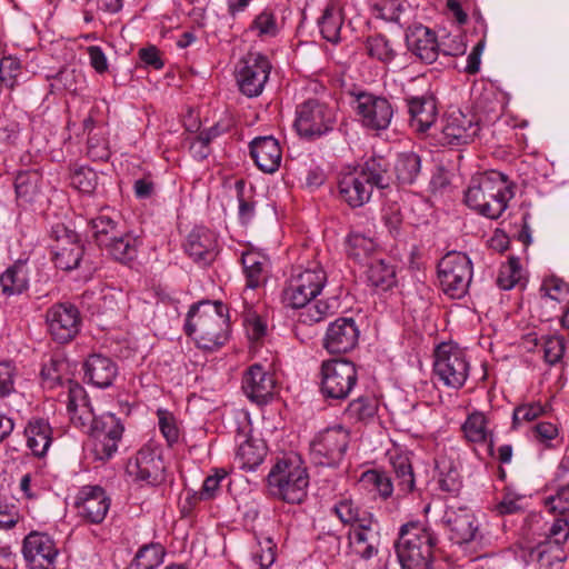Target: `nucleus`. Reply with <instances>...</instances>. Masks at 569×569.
I'll list each match as a JSON object with an SVG mask.
<instances>
[{"label": "nucleus", "instance_id": "obj_1", "mask_svg": "<svg viewBox=\"0 0 569 569\" xmlns=\"http://www.w3.org/2000/svg\"><path fill=\"white\" fill-rule=\"evenodd\" d=\"M184 330L197 347L207 351H217L230 338L228 308L221 301L203 300L191 306Z\"/></svg>", "mask_w": 569, "mask_h": 569}, {"label": "nucleus", "instance_id": "obj_2", "mask_svg": "<svg viewBox=\"0 0 569 569\" xmlns=\"http://www.w3.org/2000/svg\"><path fill=\"white\" fill-rule=\"evenodd\" d=\"M391 182L390 163L383 157H372L353 171L340 174L339 199L352 209L368 203L375 188L386 189Z\"/></svg>", "mask_w": 569, "mask_h": 569}, {"label": "nucleus", "instance_id": "obj_3", "mask_svg": "<svg viewBox=\"0 0 569 569\" xmlns=\"http://www.w3.org/2000/svg\"><path fill=\"white\" fill-rule=\"evenodd\" d=\"M513 197L511 184L499 171L476 174L465 192V202L472 210L489 219H498Z\"/></svg>", "mask_w": 569, "mask_h": 569}, {"label": "nucleus", "instance_id": "obj_4", "mask_svg": "<svg viewBox=\"0 0 569 569\" xmlns=\"http://www.w3.org/2000/svg\"><path fill=\"white\" fill-rule=\"evenodd\" d=\"M267 479L270 493L288 503H300L307 497L309 476L298 457L278 460Z\"/></svg>", "mask_w": 569, "mask_h": 569}, {"label": "nucleus", "instance_id": "obj_5", "mask_svg": "<svg viewBox=\"0 0 569 569\" xmlns=\"http://www.w3.org/2000/svg\"><path fill=\"white\" fill-rule=\"evenodd\" d=\"M437 537L431 529L419 523L403 525L396 543L402 569H430Z\"/></svg>", "mask_w": 569, "mask_h": 569}, {"label": "nucleus", "instance_id": "obj_6", "mask_svg": "<svg viewBox=\"0 0 569 569\" xmlns=\"http://www.w3.org/2000/svg\"><path fill=\"white\" fill-rule=\"evenodd\" d=\"M337 123V110L317 98H309L297 104L293 129L297 134L315 141L333 131Z\"/></svg>", "mask_w": 569, "mask_h": 569}, {"label": "nucleus", "instance_id": "obj_7", "mask_svg": "<svg viewBox=\"0 0 569 569\" xmlns=\"http://www.w3.org/2000/svg\"><path fill=\"white\" fill-rule=\"evenodd\" d=\"M326 282V271L317 262L307 268H293L282 290L281 301L292 309L303 308L322 291Z\"/></svg>", "mask_w": 569, "mask_h": 569}, {"label": "nucleus", "instance_id": "obj_8", "mask_svg": "<svg viewBox=\"0 0 569 569\" xmlns=\"http://www.w3.org/2000/svg\"><path fill=\"white\" fill-rule=\"evenodd\" d=\"M466 352L453 343H441L435 350L433 373L446 387L460 389L469 377Z\"/></svg>", "mask_w": 569, "mask_h": 569}, {"label": "nucleus", "instance_id": "obj_9", "mask_svg": "<svg viewBox=\"0 0 569 569\" xmlns=\"http://www.w3.org/2000/svg\"><path fill=\"white\" fill-rule=\"evenodd\" d=\"M438 278L447 296L453 299L462 298L472 278L470 258L463 252H448L438 263Z\"/></svg>", "mask_w": 569, "mask_h": 569}, {"label": "nucleus", "instance_id": "obj_10", "mask_svg": "<svg viewBox=\"0 0 569 569\" xmlns=\"http://www.w3.org/2000/svg\"><path fill=\"white\" fill-rule=\"evenodd\" d=\"M350 432L341 425L318 432L310 442V456L316 465L336 468L348 450Z\"/></svg>", "mask_w": 569, "mask_h": 569}, {"label": "nucleus", "instance_id": "obj_11", "mask_svg": "<svg viewBox=\"0 0 569 569\" xmlns=\"http://www.w3.org/2000/svg\"><path fill=\"white\" fill-rule=\"evenodd\" d=\"M358 380L357 368L346 359L323 361L320 369V391L326 399H346Z\"/></svg>", "mask_w": 569, "mask_h": 569}, {"label": "nucleus", "instance_id": "obj_12", "mask_svg": "<svg viewBox=\"0 0 569 569\" xmlns=\"http://www.w3.org/2000/svg\"><path fill=\"white\" fill-rule=\"evenodd\" d=\"M126 470L136 482L151 486L162 482L166 470L162 447L154 441H148L128 460Z\"/></svg>", "mask_w": 569, "mask_h": 569}, {"label": "nucleus", "instance_id": "obj_13", "mask_svg": "<svg viewBox=\"0 0 569 569\" xmlns=\"http://www.w3.org/2000/svg\"><path fill=\"white\" fill-rule=\"evenodd\" d=\"M272 66L268 57L260 52H249L238 63L236 80L241 93L254 98L262 93Z\"/></svg>", "mask_w": 569, "mask_h": 569}, {"label": "nucleus", "instance_id": "obj_14", "mask_svg": "<svg viewBox=\"0 0 569 569\" xmlns=\"http://www.w3.org/2000/svg\"><path fill=\"white\" fill-rule=\"evenodd\" d=\"M353 110L361 124L373 131L388 129L395 113L393 106L386 97L367 91L355 96Z\"/></svg>", "mask_w": 569, "mask_h": 569}, {"label": "nucleus", "instance_id": "obj_15", "mask_svg": "<svg viewBox=\"0 0 569 569\" xmlns=\"http://www.w3.org/2000/svg\"><path fill=\"white\" fill-rule=\"evenodd\" d=\"M87 432L92 438V451L96 459L103 461L110 459L117 452L124 432V426L116 415L104 412L98 416Z\"/></svg>", "mask_w": 569, "mask_h": 569}, {"label": "nucleus", "instance_id": "obj_16", "mask_svg": "<svg viewBox=\"0 0 569 569\" xmlns=\"http://www.w3.org/2000/svg\"><path fill=\"white\" fill-rule=\"evenodd\" d=\"M50 237L53 241L51 250L56 267L64 271L77 269L84 253L79 234L59 223L51 228Z\"/></svg>", "mask_w": 569, "mask_h": 569}, {"label": "nucleus", "instance_id": "obj_17", "mask_svg": "<svg viewBox=\"0 0 569 569\" xmlns=\"http://www.w3.org/2000/svg\"><path fill=\"white\" fill-rule=\"evenodd\" d=\"M73 507L81 521L88 525H100L110 510L111 498L101 486L86 485L78 490Z\"/></svg>", "mask_w": 569, "mask_h": 569}, {"label": "nucleus", "instance_id": "obj_18", "mask_svg": "<svg viewBox=\"0 0 569 569\" xmlns=\"http://www.w3.org/2000/svg\"><path fill=\"white\" fill-rule=\"evenodd\" d=\"M46 322L52 339L59 343H67L74 339L80 330V312L71 303H56L47 310Z\"/></svg>", "mask_w": 569, "mask_h": 569}, {"label": "nucleus", "instance_id": "obj_19", "mask_svg": "<svg viewBox=\"0 0 569 569\" xmlns=\"http://www.w3.org/2000/svg\"><path fill=\"white\" fill-rule=\"evenodd\" d=\"M479 131L480 124L476 114L453 110L443 120L439 141L445 146L458 147L473 141Z\"/></svg>", "mask_w": 569, "mask_h": 569}, {"label": "nucleus", "instance_id": "obj_20", "mask_svg": "<svg viewBox=\"0 0 569 569\" xmlns=\"http://www.w3.org/2000/svg\"><path fill=\"white\" fill-rule=\"evenodd\" d=\"M22 555L29 569H54L59 550L48 533L31 531L23 539Z\"/></svg>", "mask_w": 569, "mask_h": 569}, {"label": "nucleus", "instance_id": "obj_21", "mask_svg": "<svg viewBox=\"0 0 569 569\" xmlns=\"http://www.w3.org/2000/svg\"><path fill=\"white\" fill-rule=\"evenodd\" d=\"M441 523L449 531V538L458 545L476 540L479 533L477 518L466 507L448 506L441 518Z\"/></svg>", "mask_w": 569, "mask_h": 569}, {"label": "nucleus", "instance_id": "obj_22", "mask_svg": "<svg viewBox=\"0 0 569 569\" xmlns=\"http://www.w3.org/2000/svg\"><path fill=\"white\" fill-rule=\"evenodd\" d=\"M349 548L352 553L370 559L377 555L380 545V527L373 516H366L361 523L353 525L348 532Z\"/></svg>", "mask_w": 569, "mask_h": 569}, {"label": "nucleus", "instance_id": "obj_23", "mask_svg": "<svg viewBox=\"0 0 569 569\" xmlns=\"http://www.w3.org/2000/svg\"><path fill=\"white\" fill-rule=\"evenodd\" d=\"M359 339V329L352 318H339L327 329L323 346L330 353L352 350Z\"/></svg>", "mask_w": 569, "mask_h": 569}, {"label": "nucleus", "instance_id": "obj_24", "mask_svg": "<svg viewBox=\"0 0 569 569\" xmlns=\"http://www.w3.org/2000/svg\"><path fill=\"white\" fill-rule=\"evenodd\" d=\"M67 410L71 422L86 431L97 420L91 402L84 388L78 382H69L67 395Z\"/></svg>", "mask_w": 569, "mask_h": 569}, {"label": "nucleus", "instance_id": "obj_25", "mask_svg": "<svg viewBox=\"0 0 569 569\" xmlns=\"http://www.w3.org/2000/svg\"><path fill=\"white\" fill-rule=\"evenodd\" d=\"M273 377L260 365L250 366L242 377L244 395L256 403H266L273 395Z\"/></svg>", "mask_w": 569, "mask_h": 569}, {"label": "nucleus", "instance_id": "obj_26", "mask_svg": "<svg viewBox=\"0 0 569 569\" xmlns=\"http://www.w3.org/2000/svg\"><path fill=\"white\" fill-rule=\"evenodd\" d=\"M250 154L256 166L266 173L276 172L282 160V151L272 136L257 137L250 142Z\"/></svg>", "mask_w": 569, "mask_h": 569}, {"label": "nucleus", "instance_id": "obj_27", "mask_svg": "<svg viewBox=\"0 0 569 569\" xmlns=\"http://www.w3.org/2000/svg\"><path fill=\"white\" fill-rule=\"evenodd\" d=\"M408 49L426 63H432L439 54L436 33L425 26H416L406 33Z\"/></svg>", "mask_w": 569, "mask_h": 569}, {"label": "nucleus", "instance_id": "obj_28", "mask_svg": "<svg viewBox=\"0 0 569 569\" xmlns=\"http://www.w3.org/2000/svg\"><path fill=\"white\" fill-rule=\"evenodd\" d=\"M84 378L97 388H109L118 376L117 363L107 356L93 353L83 365Z\"/></svg>", "mask_w": 569, "mask_h": 569}, {"label": "nucleus", "instance_id": "obj_29", "mask_svg": "<svg viewBox=\"0 0 569 569\" xmlns=\"http://www.w3.org/2000/svg\"><path fill=\"white\" fill-rule=\"evenodd\" d=\"M217 241L211 231L203 227L194 228L188 236L184 250L196 262L209 264L216 258Z\"/></svg>", "mask_w": 569, "mask_h": 569}, {"label": "nucleus", "instance_id": "obj_30", "mask_svg": "<svg viewBox=\"0 0 569 569\" xmlns=\"http://www.w3.org/2000/svg\"><path fill=\"white\" fill-rule=\"evenodd\" d=\"M410 127L417 132H427L437 118L436 100L432 97H410L407 99Z\"/></svg>", "mask_w": 569, "mask_h": 569}, {"label": "nucleus", "instance_id": "obj_31", "mask_svg": "<svg viewBox=\"0 0 569 569\" xmlns=\"http://www.w3.org/2000/svg\"><path fill=\"white\" fill-rule=\"evenodd\" d=\"M555 495L545 499V506L550 512L569 513V456H565L555 475Z\"/></svg>", "mask_w": 569, "mask_h": 569}, {"label": "nucleus", "instance_id": "obj_32", "mask_svg": "<svg viewBox=\"0 0 569 569\" xmlns=\"http://www.w3.org/2000/svg\"><path fill=\"white\" fill-rule=\"evenodd\" d=\"M241 263L246 276V287L257 289L264 284L270 271V259L260 251L249 250L242 253Z\"/></svg>", "mask_w": 569, "mask_h": 569}, {"label": "nucleus", "instance_id": "obj_33", "mask_svg": "<svg viewBox=\"0 0 569 569\" xmlns=\"http://www.w3.org/2000/svg\"><path fill=\"white\" fill-rule=\"evenodd\" d=\"M565 545L541 540L536 546L528 548L525 560L528 563H538L541 568L552 569L566 561Z\"/></svg>", "mask_w": 569, "mask_h": 569}, {"label": "nucleus", "instance_id": "obj_34", "mask_svg": "<svg viewBox=\"0 0 569 569\" xmlns=\"http://www.w3.org/2000/svg\"><path fill=\"white\" fill-rule=\"evenodd\" d=\"M52 427L43 418H32L24 428L27 446L36 457H44L52 443Z\"/></svg>", "mask_w": 569, "mask_h": 569}, {"label": "nucleus", "instance_id": "obj_35", "mask_svg": "<svg viewBox=\"0 0 569 569\" xmlns=\"http://www.w3.org/2000/svg\"><path fill=\"white\" fill-rule=\"evenodd\" d=\"M367 281L379 291H388L397 284L396 266L389 259H372L367 264Z\"/></svg>", "mask_w": 569, "mask_h": 569}, {"label": "nucleus", "instance_id": "obj_36", "mask_svg": "<svg viewBox=\"0 0 569 569\" xmlns=\"http://www.w3.org/2000/svg\"><path fill=\"white\" fill-rule=\"evenodd\" d=\"M142 241L132 232H120L103 248L108 254L121 263L132 262L137 256Z\"/></svg>", "mask_w": 569, "mask_h": 569}, {"label": "nucleus", "instance_id": "obj_37", "mask_svg": "<svg viewBox=\"0 0 569 569\" xmlns=\"http://www.w3.org/2000/svg\"><path fill=\"white\" fill-rule=\"evenodd\" d=\"M462 432L469 442L482 443L489 441V449L492 450V430L489 427L487 416L480 411L470 413L463 422Z\"/></svg>", "mask_w": 569, "mask_h": 569}, {"label": "nucleus", "instance_id": "obj_38", "mask_svg": "<svg viewBox=\"0 0 569 569\" xmlns=\"http://www.w3.org/2000/svg\"><path fill=\"white\" fill-rule=\"evenodd\" d=\"M88 228L96 243L102 249L120 233L118 222L104 211L91 218Z\"/></svg>", "mask_w": 569, "mask_h": 569}, {"label": "nucleus", "instance_id": "obj_39", "mask_svg": "<svg viewBox=\"0 0 569 569\" xmlns=\"http://www.w3.org/2000/svg\"><path fill=\"white\" fill-rule=\"evenodd\" d=\"M2 292L10 297L21 295L28 289V269L24 263L10 266L0 277Z\"/></svg>", "mask_w": 569, "mask_h": 569}, {"label": "nucleus", "instance_id": "obj_40", "mask_svg": "<svg viewBox=\"0 0 569 569\" xmlns=\"http://www.w3.org/2000/svg\"><path fill=\"white\" fill-rule=\"evenodd\" d=\"M359 486L369 492L377 493L382 499H388L393 492L391 478L386 472L376 469L362 472Z\"/></svg>", "mask_w": 569, "mask_h": 569}, {"label": "nucleus", "instance_id": "obj_41", "mask_svg": "<svg viewBox=\"0 0 569 569\" xmlns=\"http://www.w3.org/2000/svg\"><path fill=\"white\" fill-rule=\"evenodd\" d=\"M377 243L361 233H351L347 239V252L353 260L368 264L376 257Z\"/></svg>", "mask_w": 569, "mask_h": 569}, {"label": "nucleus", "instance_id": "obj_42", "mask_svg": "<svg viewBox=\"0 0 569 569\" xmlns=\"http://www.w3.org/2000/svg\"><path fill=\"white\" fill-rule=\"evenodd\" d=\"M343 24L341 10L335 6H328L318 20L320 32L327 41L337 44L340 41V30Z\"/></svg>", "mask_w": 569, "mask_h": 569}, {"label": "nucleus", "instance_id": "obj_43", "mask_svg": "<svg viewBox=\"0 0 569 569\" xmlns=\"http://www.w3.org/2000/svg\"><path fill=\"white\" fill-rule=\"evenodd\" d=\"M367 54L382 63H389L397 57L392 42L383 34L369 36L365 42Z\"/></svg>", "mask_w": 569, "mask_h": 569}, {"label": "nucleus", "instance_id": "obj_44", "mask_svg": "<svg viewBox=\"0 0 569 569\" xmlns=\"http://www.w3.org/2000/svg\"><path fill=\"white\" fill-rule=\"evenodd\" d=\"M421 160L415 152L400 153L395 163V173L400 183L411 184L418 177Z\"/></svg>", "mask_w": 569, "mask_h": 569}, {"label": "nucleus", "instance_id": "obj_45", "mask_svg": "<svg viewBox=\"0 0 569 569\" xmlns=\"http://www.w3.org/2000/svg\"><path fill=\"white\" fill-rule=\"evenodd\" d=\"M264 456V446L251 439H247L240 443L236 455L240 467L250 471L254 470L263 461Z\"/></svg>", "mask_w": 569, "mask_h": 569}, {"label": "nucleus", "instance_id": "obj_46", "mask_svg": "<svg viewBox=\"0 0 569 569\" xmlns=\"http://www.w3.org/2000/svg\"><path fill=\"white\" fill-rule=\"evenodd\" d=\"M378 410V401L371 397H359L351 401L345 410V417L355 422H367Z\"/></svg>", "mask_w": 569, "mask_h": 569}, {"label": "nucleus", "instance_id": "obj_47", "mask_svg": "<svg viewBox=\"0 0 569 569\" xmlns=\"http://www.w3.org/2000/svg\"><path fill=\"white\" fill-rule=\"evenodd\" d=\"M437 469L440 489L450 495H457L462 487L457 467L447 460H437Z\"/></svg>", "mask_w": 569, "mask_h": 569}, {"label": "nucleus", "instance_id": "obj_48", "mask_svg": "<svg viewBox=\"0 0 569 569\" xmlns=\"http://www.w3.org/2000/svg\"><path fill=\"white\" fill-rule=\"evenodd\" d=\"M248 32L254 33L260 39L276 37L279 33V26L274 12L271 9L262 10L252 20Z\"/></svg>", "mask_w": 569, "mask_h": 569}, {"label": "nucleus", "instance_id": "obj_49", "mask_svg": "<svg viewBox=\"0 0 569 569\" xmlns=\"http://www.w3.org/2000/svg\"><path fill=\"white\" fill-rule=\"evenodd\" d=\"M333 510L340 521L350 525V528L353 527V525L361 523V520L366 516H372L370 512L361 511L351 499L340 500L335 505Z\"/></svg>", "mask_w": 569, "mask_h": 569}, {"label": "nucleus", "instance_id": "obj_50", "mask_svg": "<svg viewBox=\"0 0 569 569\" xmlns=\"http://www.w3.org/2000/svg\"><path fill=\"white\" fill-rule=\"evenodd\" d=\"M521 278V266L518 258L511 257L500 267L497 284L502 290L512 289Z\"/></svg>", "mask_w": 569, "mask_h": 569}, {"label": "nucleus", "instance_id": "obj_51", "mask_svg": "<svg viewBox=\"0 0 569 569\" xmlns=\"http://www.w3.org/2000/svg\"><path fill=\"white\" fill-rule=\"evenodd\" d=\"M392 467L396 473L399 490L402 493L412 491L415 487V477L409 459L406 457H397L392 461Z\"/></svg>", "mask_w": 569, "mask_h": 569}, {"label": "nucleus", "instance_id": "obj_52", "mask_svg": "<svg viewBox=\"0 0 569 569\" xmlns=\"http://www.w3.org/2000/svg\"><path fill=\"white\" fill-rule=\"evenodd\" d=\"M274 560V545L270 538L259 541L250 556V561L256 569H268Z\"/></svg>", "mask_w": 569, "mask_h": 569}, {"label": "nucleus", "instance_id": "obj_53", "mask_svg": "<svg viewBox=\"0 0 569 569\" xmlns=\"http://www.w3.org/2000/svg\"><path fill=\"white\" fill-rule=\"evenodd\" d=\"M71 186L83 193H92L98 184V174L89 167H78L71 173Z\"/></svg>", "mask_w": 569, "mask_h": 569}, {"label": "nucleus", "instance_id": "obj_54", "mask_svg": "<svg viewBox=\"0 0 569 569\" xmlns=\"http://www.w3.org/2000/svg\"><path fill=\"white\" fill-rule=\"evenodd\" d=\"M569 538V522L563 517H555L551 522H546L543 540L565 545Z\"/></svg>", "mask_w": 569, "mask_h": 569}, {"label": "nucleus", "instance_id": "obj_55", "mask_svg": "<svg viewBox=\"0 0 569 569\" xmlns=\"http://www.w3.org/2000/svg\"><path fill=\"white\" fill-rule=\"evenodd\" d=\"M159 430L169 446L178 442L180 430L173 415L167 410L159 409L158 412Z\"/></svg>", "mask_w": 569, "mask_h": 569}, {"label": "nucleus", "instance_id": "obj_56", "mask_svg": "<svg viewBox=\"0 0 569 569\" xmlns=\"http://www.w3.org/2000/svg\"><path fill=\"white\" fill-rule=\"evenodd\" d=\"M21 74V63L17 58L3 57L0 60V82L9 89L14 88Z\"/></svg>", "mask_w": 569, "mask_h": 569}, {"label": "nucleus", "instance_id": "obj_57", "mask_svg": "<svg viewBox=\"0 0 569 569\" xmlns=\"http://www.w3.org/2000/svg\"><path fill=\"white\" fill-rule=\"evenodd\" d=\"M540 290L551 300L558 302L569 301V284L560 278L550 277L545 279Z\"/></svg>", "mask_w": 569, "mask_h": 569}, {"label": "nucleus", "instance_id": "obj_58", "mask_svg": "<svg viewBox=\"0 0 569 569\" xmlns=\"http://www.w3.org/2000/svg\"><path fill=\"white\" fill-rule=\"evenodd\" d=\"M18 369L11 361H0V399L14 392Z\"/></svg>", "mask_w": 569, "mask_h": 569}, {"label": "nucleus", "instance_id": "obj_59", "mask_svg": "<svg viewBox=\"0 0 569 569\" xmlns=\"http://www.w3.org/2000/svg\"><path fill=\"white\" fill-rule=\"evenodd\" d=\"M546 408L539 402H530L516 407L512 415L513 428L519 427L523 422H530L542 416Z\"/></svg>", "mask_w": 569, "mask_h": 569}, {"label": "nucleus", "instance_id": "obj_60", "mask_svg": "<svg viewBox=\"0 0 569 569\" xmlns=\"http://www.w3.org/2000/svg\"><path fill=\"white\" fill-rule=\"evenodd\" d=\"M228 472L222 468L213 469V473L209 475L202 485L199 497L202 500L214 498L220 489L221 482L227 478Z\"/></svg>", "mask_w": 569, "mask_h": 569}, {"label": "nucleus", "instance_id": "obj_61", "mask_svg": "<svg viewBox=\"0 0 569 569\" xmlns=\"http://www.w3.org/2000/svg\"><path fill=\"white\" fill-rule=\"evenodd\" d=\"M565 352V341L559 336H548L543 339V357L546 362L555 365L559 362Z\"/></svg>", "mask_w": 569, "mask_h": 569}, {"label": "nucleus", "instance_id": "obj_62", "mask_svg": "<svg viewBox=\"0 0 569 569\" xmlns=\"http://www.w3.org/2000/svg\"><path fill=\"white\" fill-rule=\"evenodd\" d=\"M300 313V321L306 325H312L323 320L331 313L330 306L326 301H317L313 305H307Z\"/></svg>", "mask_w": 569, "mask_h": 569}, {"label": "nucleus", "instance_id": "obj_63", "mask_svg": "<svg viewBox=\"0 0 569 569\" xmlns=\"http://www.w3.org/2000/svg\"><path fill=\"white\" fill-rule=\"evenodd\" d=\"M83 79V74L81 72L76 71L74 69L61 70L56 76L57 84L71 93H76L79 90H81Z\"/></svg>", "mask_w": 569, "mask_h": 569}, {"label": "nucleus", "instance_id": "obj_64", "mask_svg": "<svg viewBox=\"0 0 569 569\" xmlns=\"http://www.w3.org/2000/svg\"><path fill=\"white\" fill-rule=\"evenodd\" d=\"M136 559L138 560V566L144 569H152L153 566L162 561L161 550L157 546H143L137 552Z\"/></svg>", "mask_w": 569, "mask_h": 569}]
</instances>
